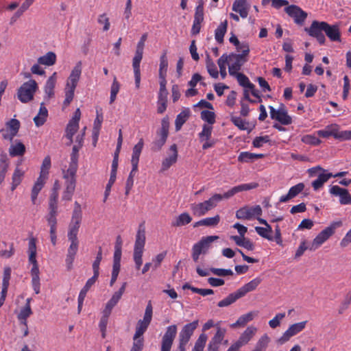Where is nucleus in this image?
<instances>
[{"label": "nucleus", "instance_id": "aec40b11", "mask_svg": "<svg viewBox=\"0 0 351 351\" xmlns=\"http://www.w3.org/2000/svg\"><path fill=\"white\" fill-rule=\"evenodd\" d=\"M178 148L176 144L171 145L168 156L162 162L161 171H165L170 168L171 165L175 164L178 160Z\"/></svg>", "mask_w": 351, "mask_h": 351}, {"label": "nucleus", "instance_id": "4d7b16f0", "mask_svg": "<svg viewBox=\"0 0 351 351\" xmlns=\"http://www.w3.org/2000/svg\"><path fill=\"white\" fill-rule=\"evenodd\" d=\"M58 194L56 192L51 193L49 199V213L58 212Z\"/></svg>", "mask_w": 351, "mask_h": 351}, {"label": "nucleus", "instance_id": "a19ab883", "mask_svg": "<svg viewBox=\"0 0 351 351\" xmlns=\"http://www.w3.org/2000/svg\"><path fill=\"white\" fill-rule=\"evenodd\" d=\"M23 176L24 171L17 166L12 175L11 191H14L15 189L21 184Z\"/></svg>", "mask_w": 351, "mask_h": 351}, {"label": "nucleus", "instance_id": "1a4fd4ad", "mask_svg": "<svg viewBox=\"0 0 351 351\" xmlns=\"http://www.w3.org/2000/svg\"><path fill=\"white\" fill-rule=\"evenodd\" d=\"M153 308L151 302L149 301L146 306L144 317L143 319L138 321L136 331L134 336L136 338L142 337L144 332L147 330L152 319Z\"/></svg>", "mask_w": 351, "mask_h": 351}, {"label": "nucleus", "instance_id": "13d9d810", "mask_svg": "<svg viewBox=\"0 0 351 351\" xmlns=\"http://www.w3.org/2000/svg\"><path fill=\"white\" fill-rule=\"evenodd\" d=\"M208 337L205 333H202L197 341L192 351H203L205 347Z\"/></svg>", "mask_w": 351, "mask_h": 351}, {"label": "nucleus", "instance_id": "c756f323", "mask_svg": "<svg viewBox=\"0 0 351 351\" xmlns=\"http://www.w3.org/2000/svg\"><path fill=\"white\" fill-rule=\"evenodd\" d=\"M81 147L74 145L71 154V162L68 169L66 171L70 173H76L77 169L78 152Z\"/></svg>", "mask_w": 351, "mask_h": 351}, {"label": "nucleus", "instance_id": "ea45409f", "mask_svg": "<svg viewBox=\"0 0 351 351\" xmlns=\"http://www.w3.org/2000/svg\"><path fill=\"white\" fill-rule=\"evenodd\" d=\"M79 129V124L69 121L66 128L65 136L69 140L68 145L73 143V137Z\"/></svg>", "mask_w": 351, "mask_h": 351}, {"label": "nucleus", "instance_id": "2f4dec72", "mask_svg": "<svg viewBox=\"0 0 351 351\" xmlns=\"http://www.w3.org/2000/svg\"><path fill=\"white\" fill-rule=\"evenodd\" d=\"M191 210L193 214L197 217L203 216L210 210L206 201L201 203L192 204L191 205Z\"/></svg>", "mask_w": 351, "mask_h": 351}, {"label": "nucleus", "instance_id": "bf43d9fd", "mask_svg": "<svg viewBox=\"0 0 351 351\" xmlns=\"http://www.w3.org/2000/svg\"><path fill=\"white\" fill-rule=\"evenodd\" d=\"M144 47L143 46L136 45L134 57L132 60V66H140L141 62L143 58Z\"/></svg>", "mask_w": 351, "mask_h": 351}, {"label": "nucleus", "instance_id": "39448f33", "mask_svg": "<svg viewBox=\"0 0 351 351\" xmlns=\"http://www.w3.org/2000/svg\"><path fill=\"white\" fill-rule=\"evenodd\" d=\"M341 226L342 222L341 221L332 222L329 226L325 228L316 236V237L313 239L311 246L309 247V250L311 251H315L317 250L335 234L337 228L341 227Z\"/></svg>", "mask_w": 351, "mask_h": 351}, {"label": "nucleus", "instance_id": "7ed1b4c3", "mask_svg": "<svg viewBox=\"0 0 351 351\" xmlns=\"http://www.w3.org/2000/svg\"><path fill=\"white\" fill-rule=\"evenodd\" d=\"M82 73V62H78L69 77L65 88V99L64 106H67L70 104L74 97L75 89L80 80Z\"/></svg>", "mask_w": 351, "mask_h": 351}, {"label": "nucleus", "instance_id": "e2e57ef3", "mask_svg": "<svg viewBox=\"0 0 351 351\" xmlns=\"http://www.w3.org/2000/svg\"><path fill=\"white\" fill-rule=\"evenodd\" d=\"M127 287V282H123L121 287L119 289V291L114 293L112 298L110 299V300L114 303L115 305L117 304L120 299L121 298L123 294L124 293L125 291V288Z\"/></svg>", "mask_w": 351, "mask_h": 351}, {"label": "nucleus", "instance_id": "603ef678", "mask_svg": "<svg viewBox=\"0 0 351 351\" xmlns=\"http://www.w3.org/2000/svg\"><path fill=\"white\" fill-rule=\"evenodd\" d=\"M206 65L207 71L210 75L213 78H217L219 76L217 68L208 55L207 56L206 58Z\"/></svg>", "mask_w": 351, "mask_h": 351}, {"label": "nucleus", "instance_id": "20e7f679", "mask_svg": "<svg viewBox=\"0 0 351 351\" xmlns=\"http://www.w3.org/2000/svg\"><path fill=\"white\" fill-rule=\"evenodd\" d=\"M145 244V228L143 224H140L136 235L134 247L133 258L136 269H139L143 264V254Z\"/></svg>", "mask_w": 351, "mask_h": 351}, {"label": "nucleus", "instance_id": "412c9836", "mask_svg": "<svg viewBox=\"0 0 351 351\" xmlns=\"http://www.w3.org/2000/svg\"><path fill=\"white\" fill-rule=\"evenodd\" d=\"M198 324V320H195L184 325L179 333V340L188 343L195 330L197 328Z\"/></svg>", "mask_w": 351, "mask_h": 351}, {"label": "nucleus", "instance_id": "a18cd8bd", "mask_svg": "<svg viewBox=\"0 0 351 351\" xmlns=\"http://www.w3.org/2000/svg\"><path fill=\"white\" fill-rule=\"evenodd\" d=\"M239 298H241L239 296L237 292V291L233 292V293L229 294L226 298H225L222 300L219 301L217 304V306L219 307L228 306L230 304L235 302Z\"/></svg>", "mask_w": 351, "mask_h": 351}, {"label": "nucleus", "instance_id": "b1692460", "mask_svg": "<svg viewBox=\"0 0 351 351\" xmlns=\"http://www.w3.org/2000/svg\"><path fill=\"white\" fill-rule=\"evenodd\" d=\"M261 282L262 279L259 277H257L252 280L250 282L245 284L236 291L237 292L239 296L241 298L243 296H245L247 293L256 290Z\"/></svg>", "mask_w": 351, "mask_h": 351}, {"label": "nucleus", "instance_id": "338daca9", "mask_svg": "<svg viewBox=\"0 0 351 351\" xmlns=\"http://www.w3.org/2000/svg\"><path fill=\"white\" fill-rule=\"evenodd\" d=\"M51 167V158L49 156H47L44 158L41 166V170L40 176L45 178H47L48 171Z\"/></svg>", "mask_w": 351, "mask_h": 351}, {"label": "nucleus", "instance_id": "393cba45", "mask_svg": "<svg viewBox=\"0 0 351 351\" xmlns=\"http://www.w3.org/2000/svg\"><path fill=\"white\" fill-rule=\"evenodd\" d=\"M325 28L324 32L331 41H340L341 33L337 25H330L326 22L322 24Z\"/></svg>", "mask_w": 351, "mask_h": 351}, {"label": "nucleus", "instance_id": "2eb2a0df", "mask_svg": "<svg viewBox=\"0 0 351 351\" xmlns=\"http://www.w3.org/2000/svg\"><path fill=\"white\" fill-rule=\"evenodd\" d=\"M307 324V321H304L291 325L288 329L282 334V337L278 339V342L280 344H283L288 341L291 337L296 335L302 331Z\"/></svg>", "mask_w": 351, "mask_h": 351}, {"label": "nucleus", "instance_id": "9b49d317", "mask_svg": "<svg viewBox=\"0 0 351 351\" xmlns=\"http://www.w3.org/2000/svg\"><path fill=\"white\" fill-rule=\"evenodd\" d=\"M322 24H324V21H313L310 27L304 29L309 36L315 38L321 45L324 44L326 41L325 36L323 34L325 28Z\"/></svg>", "mask_w": 351, "mask_h": 351}, {"label": "nucleus", "instance_id": "c9c22d12", "mask_svg": "<svg viewBox=\"0 0 351 351\" xmlns=\"http://www.w3.org/2000/svg\"><path fill=\"white\" fill-rule=\"evenodd\" d=\"M190 112H191L189 108H185L177 115L175 121V127L176 131H179L183 124L188 120L190 116Z\"/></svg>", "mask_w": 351, "mask_h": 351}, {"label": "nucleus", "instance_id": "3c124183", "mask_svg": "<svg viewBox=\"0 0 351 351\" xmlns=\"http://www.w3.org/2000/svg\"><path fill=\"white\" fill-rule=\"evenodd\" d=\"M234 76L236 77L239 84L241 86L247 88H253L255 87V86L250 82L248 77L244 74L237 72Z\"/></svg>", "mask_w": 351, "mask_h": 351}, {"label": "nucleus", "instance_id": "ddd939ff", "mask_svg": "<svg viewBox=\"0 0 351 351\" xmlns=\"http://www.w3.org/2000/svg\"><path fill=\"white\" fill-rule=\"evenodd\" d=\"M270 117L272 119L276 120L282 125H289L292 123L291 117L288 114L284 105L276 110L273 106H269Z\"/></svg>", "mask_w": 351, "mask_h": 351}, {"label": "nucleus", "instance_id": "f3484780", "mask_svg": "<svg viewBox=\"0 0 351 351\" xmlns=\"http://www.w3.org/2000/svg\"><path fill=\"white\" fill-rule=\"evenodd\" d=\"M262 209L259 205L253 207H243L236 212V217L239 219H250L255 216H261Z\"/></svg>", "mask_w": 351, "mask_h": 351}, {"label": "nucleus", "instance_id": "58836bf2", "mask_svg": "<svg viewBox=\"0 0 351 351\" xmlns=\"http://www.w3.org/2000/svg\"><path fill=\"white\" fill-rule=\"evenodd\" d=\"M264 156L262 154H253L247 152H241L239 157L238 160L241 162H253L255 160L262 158Z\"/></svg>", "mask_w": 351, "mask_h": 351}, {"label": "nucleus", "instance_id": "49530a36", "mask_svg": "<svg viewBox=\"0 0 351 351\" xmlns=\"http://www.w3.org/2000/svg\"><path fill=\"white\" fill-rule=\"evenodd\" d=\"M332 173H322L320 174L317 179L314 180L312 182V186L313 187L315 191L318 190L322 188L324 182H327L330 178H332Z\"/></svg>", "mask_w": 351, "mask_h": 351}, {"label": "nucleus", "instance_id": "f257e3e1", "mask_svg": "<svg viewBox=\"0 0 351 351\" xmlns=\"http://www.w3.org/2000/svg\"><path fill=\"white\" fill-rule=\"evenodd\" d=\"M82 217L81 206L77 202H75L68 232V239L71 242V244L67 251L66 264L69 270L72 268L73 263L78 250L79 241L77 239V233L80 227Z\"/></svg>", "mask_w": 351, "mask_h": 351}, {"label": "nucleus", "instance_id": "052dcab7", "mask_svg": "<svg viewBox=\"0 0 351 351\" xmlns=\"http://www.w3.org/2000/svg\"><path fill=\"white\" fill-rule=\"evenodd\" d=\"M201 118L202 120L207 122L208 125L211 126L215 123V114L214 112L203 110L201 112Z\"/></svg>", "mask_w": 351, "mask_h": 351}, {"label": "nucleus", "instance_id": "473e14b6", "mask_svg": "<svg viewBox=\"0 0 351 351\" xmlns=\"http://www.w3.org/2000/svg\"><path fill=\"white\" fill-rule=\"evenodd\" d=\"M47 116H48V110L45 107L44 104L42 103L40 104V107L39 112H38V114L34 118V121L35 123V125L37 127H40V126L43 125L45 123Z\"/></svg>", "mask_w": 351, "mask_h": 351}, {"label": "nucleus", "instance_id": "5701e85b", "mask_svg": "<svg viewBox=\"0 0 351 351\" xmlns=\"http://www.w3.org/2000/svg\"><path fill=\"white\" fill-rule=\"evenodd\" d=\"M29 262L32 264V268L30 271L32 276V285L35 293L38 294L40 293V283L39 277L40 271L38 263L36 260L29 261Z\"/></svg>", "mask_w": 351, "mask_h": 351}, {"label": "nucleus", "instance_id": "0eeeda50", "mask_svg": "<svg viewBox=\"0 0 351 351\" xmlns=\"http://www.w3.org/2000/svg\"><path fill=\"white\" fill-rule=\"evenodd\" d=\"M169 121L167 117H164L161 121V128L156 132V138L152 144V149L158 152L165 144L169 135Z\"/></svg>", "mask_w": 351, "mask_h": 351}, {"label": "nucleus", "instance_id": "8fccbe9b", "mask_svg": "<svg viewBox=\"0 0 351 351\" xmlns=\"http://www.w3.org/2000/svg\"><path fill=\"white\" fill-rule=\"evenodd\" d=\"M25 152V147L22 143H17L9 148V154L11 156H22Z\"/></svg>", "mask_w": 351, "mask_h": 351}, {"label": "nucleus", "instance_id": "864d4df0", "mask_svg": "<svg viewBox=\"0 0 351 351\" xmlns=\"http://www.w3.org/2000/svg\"><path fill=\"white\" fill-rule=\"evenodd\" d=\"M32 314L31 306H24L21 308L19 314L18 315V319L22 324L27 326V319Z\"/></svg>", "mask_w": 351, "mask_h": 351}, {"label": "nucleus", "instance_id": "e433bc0d", "mask_svg": "<svg viewBox=\"0 0 351 351\" xmlns=\"http://www.w3.org/2000/svg\"><path fill=\"white\" fill-rule=\"evenodd\" d=\"M56 55L52 51L47 52L45 55L38 58V63L45 66H52L56 63Z\"/></svg>", "mask_w": 351, "mask_h": 351}, {"label": "nucleus", "instance_id": "37998d69", "mask_svg": "<svg viewBox=\"0 0 351 351\" xmlns=\"http://www.w3.org/2000/svg\"><path fill=\"white\" fill-rule=\"evenodd\" d=\"M192 221L191 217L187 213H183L180 214L174 221L172 222L171 225L174 227H180L189 224Z\"/></svg>", "mask_w": 351, "mask_h": 351}, {"label": "nucleus", "instance_id": "a878e982", "mask_svg": "<svg viewBox=\"0 0 351 351\" xmlns=\"http://www.w3.org/2000/svg\"><path fill=\"white\" fill-rule=\"evenodd\" d=\"M304 184L301 182L291 187L287 195L280 197V202H287L291 199L296 197L300 193H301L304 190Z\"/></svg>", "mask_w": 351, "mask_h": 351}, {"label": "nucleus", "instance_id": "69168bd1", "mask_svg": "<svg viewBox=\"0 0 351 351\" xmlns=\"http://www.w3.org/2000/svg\"><path fill=\"white\" fill-rule=\"evenodd\" d=\"M226 55H222L217 60V64L219 67L220 74L222 79H224L227 75L226 73V64H228Z\"/></svg>", "mask_w": 351, "mask_h": 351}, {"label": "nucleus", "instance_id": "6ab92c4d", "mask_svg": "<svg viewBox=\"0 0 351 351\" xmlns=\"http://www.w3.org/2000/svg\"><path fill=\"white\" fill-rule=\"evenodd\" d=\"M329 191L331 195L339 197V202L341 204H351V195L347 189L335 185L330 188Z\"/></svg>", "mask_w": 351, "mask_h": 351}, {"label": "nucleus", "instance_id": "4be33fe9", "mask_svg": "<svg viewBox=\"0 0 351 351\" xmlns=\"http://www.w3.org/2000/svg\"><path fill=\"white\" fill-rule=\"evenodd\" d=\"M339 125L337 124H331L327 125L324 130H318L317 134L319 136L322 138H328L334 136L335 138H343V132L339 134Z\"/></svg>", "mask_w": 351, "mask_h": 351}, {"label": "nucleus", "instance_id": "de8ad7c7", "mask_svg": "<svg viewBox=\"0 0 351 351\" xmlns=\"http://www.w3.org/2000/svg\"><path fill=\"white\" fill-rule=\"evenodd\" d=\"M56 83V73H54L47 80L45 86V93L48 95L49 97H51L53 95V89L55 88Z\"/></svg>", "mask_w": 351, "mask_h": 351}, {"label": "nucleus", "instance_id": "6e6d98bb", "mask_svg": "<svg viewBox=\"0 0 351 351\" xmlns=\"http://www.w3.org/2000/svg\"><path fill=\"white\" fill-rule=\"evenodd\" d=\"M269 340V337L267 336V335L265 334L263 335L258 339L254 349L252 351H265Z\"/></svg>", "mask_w": 351, "mask_h": 351}, {"label": "nucleus", "instance_id": "774afa93", "mask_svg": "<svg viewBox=\"0 0 351 351\" xmlns=\"http://www.w3.org/2000/svg\"><path fill=\"white\" fill-rule=\"evenodd\" d=\"M351 304V292L348 293L343 301L341 302L339 308V313L342 314L350 306Z\"/></svg>", "mask_w": 351, "mask_h": 351}, {"label": "nucleus", "instance_id": "c03bdc74", "mask_svg": "<svg viewBox=\"0 0 351 351\" xmlns=\"http://www.w3.org/2000/svg\"><path fill=\"white\" fill-rule=\"evenodd\" d=\"M226 329L217 326V332L209 342L219 347L220 343L223 341Z\"/></svg>", "mask_w": 351, "mask_h": 351}, {"label": "nucleus", "instance_id": "a211bd4d", "mask_svg": "<svg viewBox=\"0 0 351 351\" xmlns=\"http://www.w3.org/2000/svg\"><path fill=\"white\" fill-rule=\"evenodd\" d=\"M287 14L294 19L295 23L302 25L307 17V13L300 7L294 5L285 8Z\"/></svg>", "mask_w": 351, "mask_h": 351}, {"label": "nucleus", "instance_id": "7c9ffc66", "mask_svg": "<svg viewBox=\"0 0 351 351\" xmlns=\"http://www.w3.org/2000/svg\"><path fill=\"white\" fill-rule=\"evenodd\" d=\"M143 140L141 138L138 143L133 147L132 156L131 159V163L134 169L138 167L139 157L143 147Z\"/></svg>", "mask_w": 351, "mask_h": 351}, {"label": "nucleus", "instance_id": "c85d7f7f", "mask_svg": "<svg viewBox=\"0 0 351 351\" xmlns=\"http://www.w3.org/2000/svg\"><path fill=\"white\" fill-rule=\"evenodd\" d=\"M47 178L39 176L32 187L31 192V200L33 204H36L37 197L43 188Z\"/></svg>", "mask_w": 351, "mask_h": 351}, {"label": "nucleus", "instance_id": "cd10ccee", "mask_svg": "<svg viewBox=\"0 0 351 351\" xmlns=\"http://www.w3.org/2000/svg\"><path fill=\"white\" fill-rule=\"evenodd\" d=\"M232 10L238 12L242 18H246L248 15V5L247 0L235 1L232 5Z\"/></svg>", "mask_w": 351, "mask_h": 351}, {"label": "nucleus", "instance_id": "09e8293b", "mask_svg": "<svg viewBox=\"0 0 351 351\" xmlns=\"http://www.w3.org/2000/svg\"><path fill=\"white\" fill-rule=\"evenodd\" d=\"M168 67L167 53L164 52L160 58L159 78L166 77Z\"/></svg>", "mask_w": 351, "mask_h": 351}, {"label": "nucleus", "instance_id": "72a5a7b5", "mask_svg": "<svg viewBox=\"0 0 351 351\" xmlns=\"http://www.w3.org/2000/svg\"><path fill=\"white\" fill-rule=\"evenodd\" d=\"M103 121V115L102 114H99L98 111H97V116L94 121L93 128V138L94 141V145L97 143L99 134V130L101 127V123Z\"/></svg>", "mask_w": 351, "mask_h": 351}, {"label": "nucleus", "instance_id": "4468645a", "mask_svg": "<svg viewBox=\"0 0 351 351\" xmlns=\"http://www.w3.org/2000/svg\"><path fill=\"white\" fill-rule=\"evenodd\" d=\"M20 125L21 124L19 120L12 119L6 123V128L0 130L2 137L5 140L12 141L14 137L17 134Z\"/></svg>", "mask_w": 351, "mask_h": 351}, {"label": "nucleus", "instance_id": "f03ea898", "mask_svg": "<svg viewBox=\"0 0 351 351\" xmlns=\"http://www.w3.org/2000/svg\"><path fill=\"white\" fill-rule=\"evenodd\" d=\"M258 186V184L256 182H251L247 184H242L236 186H234L223 195L215 194L208 200H206V204L209 208V210H212L217 206V204L221 202L223 199H229L234 196L235 194L242 192L244 191H250L251 189H256Z\"/></svg>", "mask_w": 351, "mask_h": 351}, {"label": "nucleus", "instance_id": "4c0bfd02", "mask_svg": "<svg viewBox=\"0 0 351 351\" xmlns=\"http://www.w3.org/2000/svg\"><path fill=\"white\" fill-rule=\"evenodd\" d=\"M255 230L261 237L270 241H274V237L272 236L273 230L270 225L265 227L256 226L255 227Z\"/></svg>", "mask_w": 351, "mask_h": 351}, {"label": "nucleus", "instance_id": "dca6fc26", "mask_svg": "<svg viewBox=\"0 0 351 351\" xmlns=\"http://www.w3.org/2000/svg\"><path fill=\"white\" fill-rule=\"evenodd\" d=\"M177 334V326L171 325L167 328L162 338L161 351H170Z\"/></svg>", "mask_w": 351, "mask_h": 351}, {"label": "nucleus", "instance_id": "f704fd0d", "mask_svg": "<svg viewBox=\"0 0 351 351\" xmlns=\"http://www.w3.org/2000/svg\"><path fill=\"white\" fill-rule=\"evenodd\" d=\"M256 328L254 326H249L246 330L241 334L238 341L242 345L247 343L250 339L254 337L256 332Z\"/></svg>", "mask_w": 351, "mask_h": 351}, {"label": "nucleus", "instance_id": "423d86ee", "mask_svg": "<svg viewBox=\"0 0 351 351\" xmlns=\"http://www.w3.org/2000/svg\"><path fill=\"white\" fill-rule=\"evenodd\" d=\"M38 84L34 80L24 82L17 90V97L22 103H28L34 99Z\"/></svg>", "mask_w": 351, "mask_h": 351}, {"label": "nucleus", "instance_id": "f8f14e48", "mask_svg": "<svg viewBox=\"0 0 351 351\" xmlns=\"http://www.w3.org/2000/svg\"><path fill=\"white\" fill-rule=\"evenodd\" d=\"M228 70L230 75H234L241 69L243 64L247 62V59L243 56L236 53L226 55Z\"/></svg>", "mask_w": 351, "mask_h": 351}, {"label": "nucleus", "instance_id": "9d476101", "mask_svg": "<svg viewBox=\"0 0 351 351\" xmlns=\"http://www.w3.org/2000/svg\"><path fill=\"white\" fill-rule=\"evenodd\" d=\"M76 173H70L63 171V178L65 180L64 186L65 189L62 193V199L70 201L72 199L73 195L75 189Z\"/></svg>", "mask_w": 351, "mask_h": 351}, {"label": "nucleus", "instance_id": "79ce46f5", "mask_svg": "<svg viewBox=\"0 0 351 351\" xmlns=\"http://www.w3.org/2000/svg\"><path fill=\"white\" fill-rule=\"evenodd\" d=\"M228 21L226 20L221 23L220 25L215 29V37L216 40L222 43L223 42V37L227 31Z\"/></svg>", "mask_w": 351, "mask_h": 351}, {"label": "nucleus", "instance_id": "5fc2aeb1", "mask_svg": "<svg viewBox=\"0 0 351 351\" xmlns=\"http://www.w3.org/2000/svg\"><path fill=\"white\" fill-rule=\"evenodd\" d=\"M29 261L36 260V239L32 237L28 243Z\"/></svg>", "mask_w": 351, "mask_h": 351}, {"label": "nucleus", "instance_id": "6e6552de", "mask_svg": "<svg viewBox=\"0 0 351 351\" xmlns=\"http://www.w3.org/2000/svg\"><path fill=\"white\" fill-rule=\"evenodd\" d=\"M218 239V236H208L203 237L198 243H195L192 249V258L193 261L197 263L199 255L205 254L209 248L210 243Z\"/></svg>", "mask_w": 351, "mask_h": 351}, {"label": "nucleus", "instance_id": "bb28decb", "mask_svg": "<svg viewBox=\"0 0 351 351\" xmlns=\"http://www.w3.org/2000/svg\"><path fill=\"white\" fill-rule=\"evenodd\" d=\"M258 315L257 311H250L246 314L242 315L239 317L237 321L235 323H233L230 325V327L232 328L237 327H243L245 326L249 322L252 321L254 317Z\"/></svg>", "mask_w": 351, "mask_h": 351}, {"label": "nucleus", "instance_id": "0e129e2a", "mask_svg": "<svg viewBox=\"0 0 351 351\" xmlns=\"http://www.w3.org/2000/svg\"><path fill=\"white\" fill-rule=\"evenodd\" d=\"M120 84L117 80L116 77H114L111 88H110V103L112 104L116 99L117 95L119 91Z\"/></svg>", "mask_w": 351, "mask_h": 351}, {"label": "nucleus", "instance_id": "680f3d73", "mask_svg": "<svg viewBox=\"0 0 351 351\" xmlns=\"http://www.w3.org/2000/svg\"><path fill=\"white\" fill-rule=\"evenodd\" d=\"M213 127L208 124L203 125L202 131L199 134L201 141H208L210 139L212 134Z\"/></svg>", "mask_w": 351, "mask_h": 351}]
</instances>
